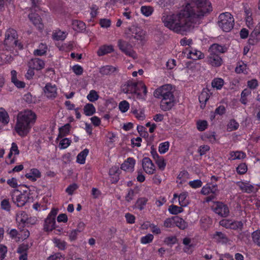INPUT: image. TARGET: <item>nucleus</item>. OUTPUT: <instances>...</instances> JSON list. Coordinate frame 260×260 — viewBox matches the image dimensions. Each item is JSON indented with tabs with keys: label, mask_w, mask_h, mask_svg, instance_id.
Here are the masks:
<instances>
[{
	"label": "nucleus",
	"mask_w": 260,
	"mask_h": 260,
	"mask_svg": "<svg viewBox=\"0 0 260 260\" xmlns=\"http://www.w3.org/2000/svg\"><path fill=\"white\" fill-rule=\"evenodd\" d=\"M188 196V193L186 192H183L179 195L175 193L174 194V198H178L179 201V204L181 207H185L187 205L188 202L186 199Z\"/></svg>",
	"instance_id": "nucleus-33"
},
{
	"label": "nucleus",
	"mask_w": 260,
	"mask_h": 260,
	"mask_svg": "<svg viewBox=\"0 0 260 260\" xmlns=\"http://www.w3.org/2000/svg\"><path fill=\"white\" fill-rule=\"evenodd\" d=\"M99 98V95L94 90H91L87 95V99L91 102H94Z\"/></svg>",
	"instance_id": "nucleus-52"
},
{
	"label": "nucleus",
	"mask_w": 260,
	"mask_h": 260,
	"mask_svg": "<svg viewBox=\"0 0 260 260\" xmlns=\"http://www.w3.org/2000/svg\"><path fill=\"white\" fill-rule=\"evenodd\" d=\"M132 38L137 41L143 42L145 41L146 31L139 27H133L131 29Z\"/></svg>",
	"instance_id": "nucleus-13"
},
{
	"label": "nucleus",
	"mask_w": 260,
	"mask_h": 260,
	"mask_svg": "<svg viewBox=\"0 0 260 260\" xmlns=\"http://www.w3.org/2000/svg\"><path fill=\"white\" fill-rule=\"evenodd\" d=\"M174 89L170 84H164L157 88L154 91V96L161 99L160 107L164 111L171 110L175 104Z\"/></svg>",
	"instance_id": "nucleus-3"
},
{
	"label": "nucleus",
	"mask_w": 260,
	"mask_h": 260,
	"mask_svg": "<svg viewBox=\"0 0 260 260\" xmlns=\"http://www.w3.org/2000/svg\"><path fill=\"white\" fill-rule=\"evenodd\" d=\"M89 153V150L87 148L81 151L77 156L76 162L79 164L83 165L85 163L86 158Z\"/></svg>",
	"instance_id": "nucleus-38"
},
{
	"label": "nucleus",
	"mask_w": 260,
	"mask_h": 260,
	"mask_svg": "<svg viewBox=\"0 0 260 260\" xmlns=\"http://www.w3.org/2000/svg\"><path fill=\"white\" fill-rule=\"evenodd\" d=\"M5 42L6 44L10 43L13 42V43L17 45V31L13 28H9L7 30L5 34Z\"/></svg>",
	"instance_id": "nucleus-17"
},
{
	"label": "nucleus",
	"mask_w": 260,
	"mask_h": 260,
	"mask_svg": "<svg viewBox=\"0 0 260 260\" xmlns=\"http://www.w3.org/2000/svg\"><path fill=\"white\" fill-rule=\"evenodd\" d=\"M251 93V91L250 89L247 88L244 89L241 93L240 102L243 105H246L247 103V97L250 95Z\"/></svg>",
	"instance_id": "nucleus-44"
},
{
	"label": "nucleus",
	"mask_w": 260,
	"mask_h": 260,
	"mask_svg": "<svg viewBox=\"0 0 260 260\" xmlns=\"http://www.w3.org/2000/svg\"><path fill=\"white\" fill-rule=\"evenodd\" d=\"M28 216V215L25 211H22L17 214L16 221L19 230L25 228V224H26Z\"/></svg>",
	"instance_id": "nucleus-20"
},
{
	"label": "nucleus",
	"mask_w": 260,
	"mask_h": 260,
	"mask_svg": "<svg viewBox=\"0 0 260 260\" xmlns=\"http://www.w3.org/2000/svg\"><path fill=\"white\" fill-rule=\"evenodd\" d=\"M27 67L35 70L40 71L44 68L45 62L38 58H32L28 62Z\"/></svg>",
	"instance_id": "nucleus-15"
},
{
	"label": "nucleus",
	"mask_w": 260,
	"mask_h": 260,
	"mask_svg": "<svg viewBox=\"0 0 260 260\" xmlns=\"http://www.w3.org/2000/svg\"><path fill=\"white\" fill-rule=\"evenodd\" d=\"M136 160L133 157L127 158L121 165V170L132 172L134 170Z\"/></svg>",
	"instance_id": "nucleus-22"
},
{
	"label": "nucleus",
	"mask_w": 260,
	"mask_h": 260,
	"mask_svg": "<svg viewBox=\"0 0 260 260\" xmlns=\"http://www.w3.org/2000/svg\"><path fill=\"white\" fill-rule=\"evenodd\" d=\"M142 165L143 170L149 175L153 174L155 171V167L150 158L145 157L142 159Z\"/></svg>",
	"instance_id": "nucleus-10"
},
{
	"label": "nucleus",
	"mask_w": 260,
	"mask_h": 260,
	"mask_svg": "<svg viewBox=\"0 0 260 260\" xmlns=\"http://www.w3.org/2000/svg\"><path fill=\"white\" fill-rule=\"evenodd\" d=\"M214 212L221 217H226L230 213V210L228 205L221 202L215 203L213 208Z\"/></svg>",
	"instance_id": "nucleus-9"
},
{
	"label": "nucleus",
	"mask_w": 260,
	"mask_h": 260,
	"mask_svg": "<svg viewBox=\"0 0 260 260\" xmlns=\"http://www.w3.org/2000/svg\"><path fill=\"white\" fill-rule=\"evenodd\" d=\"M239 126L238 122L235 119H231L227 125V131L228 132H232L237 130Z\"/></svg>",
	"instance_id": "nucleus-47"
},
{
	"label": "nucleus",
	"mask_w": 260,
	"mask_h": 260,
	"mask_svg": "<svg viewBox=\"0 0 260 260\" xmlns=\"http://www.w3.org/2000/svg\"><path fill=\"white\" fill-rule=\"evenodd\" d=\"M236 185L239 187L243 192L250 193L255 192V187L248 182H245L242 181H237Z\"/></svg>",
	"instance_id": "nucleus-18"
},
{
	"label": "nucleus",
	"mask_w": 260,
	"mask_h": 260,
	"mask_svg": "<svg viewBox=\"0 0 260 260\" xmlns=\"http://www.w3.org/2000/svg\"><path fill=\"white\" fill-rule=\"evenodd\" d=\"M48 50V47L46 44L40 43L37 49L34 51V54L36 56H43L46 54Z\"/></svg>",
	"instance_id": "nucleus-34"
},
{
	"label": "nucleus",
	"mask_w": 260,
	"mask_h": 260,
	"mask_svg": "<svg viewBox=\"0 0 260 260\" xmlns=\"http://www.w3.org/2000/svg\"><path fill=\"white\" fill-rule=\"evenodd\" d=\"M72 141L69 138H63L60 141L59 148L60 149H64L68 148L71 144Z\"/></svg>",
	"instance_id": "nucleus-53"
},
{
	"label": "nucleus",
	"mask_w": 260,
	"mask_h": 260,
	"mask_svg": "<svg viewBox=\"0 0 260 260\" xmlns=\"http://www.w3.org/2000/svg\"><path fill=\"white\" fill-rule=\"evenodd\" d=\"M164 243L168 246H172L177 242V238L175 236L167 237L165 238Z\"/></svg>",
	"instance_id": "nucleus-55"
},
{
	"label": "nucleus",
	"mask_w": 260,
	"mask_h": 260,
	"mask_svg": "<svg viewBox=\"0 0 260 260\" xmlns=\"http://www.w3.org/2000/svg\"><path fill=\"white\" fill-rule=\"evenodd\" d=\"M78 188V185L75 183H73L71 184H70L67 188L66 189V192L70 196H72L74 192L77 190Z\"/></svg>",
	"instance_id": "nucleus-62"
},
{
	"label": "nucleus",
	"mask_w": 260,
	"mask_h": 260,
	"mask_svg": "<svg viewBox=\"0 0 260 260\" xmlns=\"http://www.w3.org/2000/svg\"><path fill=\"white\" fill-rule=\"evenodd\" d=\"M55 246L61 250H64L66 249L67 243L64 240L60 239L55 238L53 240Z\"/></svg>",
	"instance_id": "nucleus-46"
},
{
	"label": "nucleus",
	"mask_w": 260,
	"mask_h": 260,
	"mask_svg": "<svg viewBox=\"0 0 260 260\" xmlns=\"http://www.w3.org/2000/svg\"><path fill=\"white\" fill-rule=\"evenodd\" d=\"M188 185L191 188L197 189L202 187L203 183L200 179H196L192 181H190L188 182Z\"/></svg>",
	"instance_id": "nucleus-61"
},
{
	"label": "nucleus",
	"mask_w": 260,
	"mask_h": 260,
	"mask_svg": "<svg viewBox=\"0 0 260 260\" xmlns=\"http://www.w3.org/2000/svg\"><path fill=\"white\" fill-rule=\"evenodd\" d=\"M10 121L8 112L3 108H0V122L4 125L7 124Z\"/></svg>",
	"instance_id": "nucleus-40"
},
{
	"label": "nucleus",
	"mask_w": 260,
	"mask_h": 260,
	"mask_svg": "<svg viewBox=\"0 0 260 260\" xmlns=\"http://www.w3.org/2000/svg\"><path fill=\"white\" fill-rule=\"evenodd\" d=\"M164 226L167 228L175 227V216L166 218L164 221Z\"/></svg>",
	"instance_id": "nucleus-58"
},
{
	"label": "nucleus",
	"mask_w": 260,
	"mask_h": 260,
	"mask_svg": "<svg viewBox=\"0 0 260 260\" xmlns=\"http://www.w3.org/2000/svg\"><path fill=\"white\" fill-rule=\"evenodd\" d=\"M154 9L151 6H143L141 7V13L146 17H149L152 15Z\"/></svg>",
	"instance_id": "nucleus-45"
},
{
	"label": "nucleus",
	"mask_w": 260,
	"mask_h": 260,
	"mask_svg": "<svg viewBox=\"0 0 260 260\" xmlns=\"http://www.w3.org/2000/svg\"><path fill=\"white\" fill-rule=\"evenodd\" d=\"M117 71V68L112 66L107 65L100 69V73L102 75H110Z\"/></svg>",
	"instance_id": "nucleus-30"
},
{
	"label": "nucleus",
	"mask_w": 260,
	"mask_h": 260,
	"mask_svg": "<svg viewBox=\"0 0 260 260\" xmlns=\"http://www.w3.org/2000/svg\"><path fill=\"white\" fill-rule=\"evenodd\" d=\"M71 129V125L70 123H66L63 126L59 127L58 129L59 134L57 138H62L68 135L70 132Z\"/></svg>",
	"instance_id": "nucleus-32"
},
{
	"label": "nucleus",
	"mask_w": 260,
	"mask_h": 260,
	"mask_svg": "<svg viewBox=\"0 0 260 260\" xmlns=\"http://www.w3.org/2000/svg\"><path fill=\"white\" fill-rule=\"evenodd\" d=\"M260 41V23L256 25L250 35L248 40L249 45H254Z\"/></svg>",
	"instance_id": "nucleus-14"
},
{
	"label": "nucleus",
	"mask_w": 260,
	"mask_h": 260,
	"mask_svg": "<svg viewBox=\"0 0 260 260\" xmlns=\"http://www.w3.org/2000/svg\"><path fill=\"white\" fill-rule=\"evenodd\" d=\"M224 83V80L222 78H215L212 81L211 85L214 88L220 90L222 88Z\"/></svg>",
	"instance_id": "nucleus-43"
},
{
	"label": "nucleus",
	"mask_w": 260,
	"mask_h": 260,
	"mask_svg": "<svg viewBox=\"0 0 260 260\" xmlns=\"http://www.w3.org/2000/svg\"><path fill=\"white\" fill-rule=\"evenodd\" d=\"M67 35L66 31L56 29L53 31L52 39L55 41H63L67 38Z\"/></svg>",
	"instance_id": "nucleus-29"
},
{
	"label": "nucleus",
	"mask_w": 260,
	"mask_h": 260,
	"mask_svg": "<svg viewBox=\"0 0 260 260\" xmlns=\"http://www.w3.org/2000/svg\"><path fill=\"white\" fill-rule=\"evenodd\" d=\"M189 177V174L186 170L181 171L178 174L177 179L180 180V183L182 184Z\"/></svg>",
	"instance_id": "nucleus-48"
},
{
	"label": "nucleus",
	"mask_w": 260,
	"mask_h": 260,
	"mask_svg": "<svg viewBox=\"0 0 260 260\" xmlns=\"http://www.w3.org/2000/svg\"><path fill=\"white\" fill-rule=\"evenodd\" d=\"M210 98V95L208 93V91L206 89H203L199 96V100L201 104V108L204 109L206 105L207 102L208 101Z\"/></svg>",
	"instance_id": "nucleus-28"
},
{
	"label": "nucleus",
	"mask_w": 260,
	"mask_h": 260,
	"mask_svg": "<svg viewBox=\"0 0 260 260\" xmlns=\"http://www.w3.org/2000/svg\"><path fill=\"white\" fill-rule=\"evenodd\" d=\"M96 112V109L92 104L87 103L83 107V113L87 116L93 115Z\"/></svg>",
	"instance_id": "nucleus-35"
},
{
	"label": "nucleus",
	"mask_w": 260,
	"mask_h": 260,
	"mask_svg": "<svg viewBox=\"0 0 260 260\" xmlns=\"http://www.w3.org/2000/svg\"><path fill=\"white\" fill-rule=\"evenodd\" d=\"M25 177L31 181L35 182L41 177V172L36 168L31 169L28 173L25 175Z\"/></svg>",
	"instance_id": "nucleus-23"
},
{
	"label": "nucleus",
	"mask_w": 260,
	"mask_h": 260,
	"mask_svg": "<svg viewBox=\"0 0 260 260\" xmlns=\"http://www.w3.org/2000/svg\"><path fill=\"white\" fill-rule=\"evenodd\" d=\"M170 147V143L168 141H166L159 144L158 146V151L160 154H164L167 152Z\"/></svg>",
	"instance_id": "nucleus-50"
},
{
	"label": "nucleus",
	"mask_w": 260,
	"mask_h": 260,
	"mask_svg": "<svg viewBox=\"0 0 260 260\" xmlns=\"http://www.w3.org/2000/svg\"><path fill=\"white\" fill-rule=\"evenodd\" d=\"M1 207L3 210L10 211L11 210V205L9 199L3 200L1 203Z\"/></svg>",
	"instance_id": "nucleus-63"
},
{
	"label": "nucleus",
	"mask_w": 260,
	"mask_h": 260,
	"mask_svg": "<svg viewBox=\"0 0 260 260\" xmlns=\"http://www.w3.org/2000/svg\"><path fill=\"white\" fill-rule=\"evenodd\" d=\"M226 51V48L224 45H219L217 43L213 44L209 49V52L211 53L219 54L223 53Z\"/></svg>",
	"instance_id": "nucleus-24"
},
{
	"label": "nucleus",
	"mask_w": 260,
	"mask_h": 260,
	"mask_svg": "<svg viewBox=\"0 0 260 260\" xmlns=\"http://www.w3.org/2000/svg\"><path fill=\"white\" fill-rule=\"evenodd\" d=\"M129 108V104L125 100L120 102L119 104V110L122 113H125L128 111Z\"/></svg>",
	"instance_id": "nucleus-59"
},
{
	"label": "nucleus",
	"mask_w": 260,
	"mask_h": 260,
	"mask_svg": "<svg viewBox=\"0 0 260 260\" xmlns=\"http://www.w3.org/2000/svg\"><path fill=\"white\" fill-rule=\"evenodd\" d=\"M148 201V199L146 197L139 198L135 203V208L140 211L143 210L145 208Z\"/></svg>",
	"instance_id": "nucleus-36"
},
{
	"label": "nucleus",
	"mask_w": 260,
	"mask_h": 260,
	"mask_svg": "<svg viewBox=\"0 0 260 260\" xmlns=\"http://www.w3.org/2000/svg\"><path fill=\"white\" fill-rule=\"evenodd\" d=\"M218 24L224 31L229 32L234 27V19L231 13H223L218 17Z\"/></svg>",
	"instance_id": "nucleus-6"
},
{
	"label": "nucleus",
	"mask_w": 260,
	"mask_h": 260,
	"mask_svg": "<svg viewBox=\"0 0 260 260\" xmlns=\"http://www.w3.org/2000/svg\"><path fill=\"white\" fill-rule=\"evenodd\" d=\"M121 173V170L118 166H114L110 168L108 174L110 178V181L112 184L117 183L119 180V175Z\"/></svg>",
	"instance_id": "nucleus-11"
},
{
	"label": "nucleus",
	"mask_w": 260,
	"mask_h": 260,
	"mask_svg": "<svg viewBox=\"0 0 260 260\" xmlns=\"http://www.w3.org/2000/svg\"><path fill=\"white\" fill-rule=\"evenodd\" d=\"M229 159L235 160L244 159L246 157V153L241 151H231Z\"/></svg>",
	"instance_id": "nucleus-39"
},
{
	"label": "nucleus",
	"mask_w": 260,
	"mask_h": 260,
	"mask_svg": "<svg viewBox=\"0 0 260 260\" xmlns=\"http://www.w3.org/2000/svg\"><path fill=\"white\" fill-rule=\"evenodd\" d=\"M196 6L187 4L179 13L163 15L161 18L164 25L177 33L189 30L192 26L194 19L210 13L212 7L209 0H192Z\"/></svg>",
	"instance_id": "nucleus-1"
},
{
	"label": "nucleus",
	"mask_w": 260,
	"mask_h": 260,
	"mask_svg": "<svg viewBox=\"0 0 260 260\" xmlns=\"http://www.w3.org/2000/svg\"><path fill=\"white\" fill-rule=\"evenodd\" d=\"M56 221L53 218L48 217L44 220L43 230L45 232H51L55 229Z\"/></svg>",
	"instance_id": "nucleus-27"
},
{
	"label": "nucleus",
	"mask_w": 260,
	"mask_h": 260,
	"mask_svg": "<svg viewBox=\"0 0 260 260\" xmlns=\"http://www.w3.org/2000/svg\"><path fill=\"white\" fill-rule=\"evenodd\" d=\"M251 236L253 242L260 247V230L254 231Z\"/></svg>",
	"instance_id": "nucleus-54"
},
{
	"label": "nucleus",
	"mask_w": 260,
	"mask_h": 260,
	"mask_svg": "<svg viewBox=\"0 0 260 260\" xmlns=\"http://www.w3.org/2000/svg\"><path fill=\"white\" fill-rule=\"evenodd\" d=\"M30 1L32 4V8L31 13L28 15V18L39 30H42L44 29V24L42 22V19L38 13L33 12V11L38 12L40 10V7L37 4L38 1L30 0Z\"/></svg>",
	"instance_id": "nucleus-5"
},
{
	"label": "nucleus",
	"mask_w": 260,
	"mask_h": 260,
	"mask_svg": "<svg viewBox=\"0 0 260 260\" xmlns=\"http://www.w3.org/2000/svg\"><path fill=\"white\" fill-rule=\"evenodd\" d=\"M218 191V186L216 184L207 183L202 187L201 193L203 195H209L211 193H215Z\"/></svg>",
	"instance_id": "nucleus-19"
},
{
	"label": "nucleus",
	"mask_w": 260,
	"mask_h": 260,
	"mask_svg": "<svg viewBox=\"0 0 260 260\" xmlns=\"http://www.w3.org/2000/svg\"><path fill=\"white\" fill-rule=\"evenodd\" d=\"M57 87L55 85L48 83L44 87V93L47 98L49 99H54L57 94Z\"/></svg>",
	"instance_id": "nucleus-12"
},
{
	"label": "nucleus",
	"mask_w": 260,
	"mask_h": 260,
	"mask_svg": "<svg viewBox=\"0 0 260 260\" xmlns=\"http://www.w3.org/2000/svg\"><path fill=\"white\" fill-rule=\"evenodd\" d=\"M17 73L15 70H12L11 72V82L18 88H23L25 86V83L23 81H19L17 78Z\"/></svg>",
	"instance_id": "nucleus-31"
},
{
	"label": "nucleus",
	"mask_w": 260,
	"mask_h": 260,
	"mask_svg": "<svg viewBox=\"0 0 260 260\" xmlns=\"http://www.w3.org/2000/svg\"><path fill=\"white\" fill-rule=\"evenodd\" d=\"M154 239V236L151 234H148L141 238V243L143 244H147L151 243Z\"/></svg>",
	"instance_id": "nucleus-57"
},
{
	"label": "nucleus",
	"mask_w": 260,
	"mask_h": 260,
	"mask_svg": "<svg viewBox=\"0 0 260 260\" xmlns=\"http://www.w3.org/2000/svg\"><path fill=\"white\" fill-rule=\"evenodd\" d=\"M121 91L127 94H131L132 95L137 94L138 96L140 94L138 92L140 88L142 89V92L144 95L147 93V88L145 84L142 81L135 82L129 80L125 82L121 86Z\"/></svg>",
	"instance_id": "nucleus-4"
},
{
	"label": "nucleus",
	"mask_w": 260,
	"mask_h": 260,
	"mask_svg": "<svg viewBox=\"0 0 260 260\" xmlns=\"http://www.w3.org/2000/svg\"><path fill=\"white\" fill-rule=\"evenodd\" d=\"M208 126V122L206 120H200L197 122V128L198 131L203 132L205 131Z\"/></svg>",
	"instance_id": "nucleus-56"
},
{
	"label": "nucleus",
	"mask_w": 260,
	"mask_h": 260,
	"mask_svg": "<svg viewBox=\"0 0 260 260\" xmlns=\"http://www.w3.org/2000/svg\"><path fill=\"white\" fill-rule=\"evenodd\" d=\"M113 46L112 45H104L100 46L97 51L99 56H102L114 52Z\"/></svg>",
	"instance_id": "nucleus-26"
},
{
	"label": "nucleus",
	"mask_w": 260,
	"mask_h": 260,
	"mask_svg": "<svg viewBox=\"0 0 260 260\" xmlns=\"http://www.w3.org/2000/svg\"><path fill=\"white\" fill-rule=\"evenodd\" d=\"M64 256L61 253L57 252L50 256L48 258V260H64Z\"/></svg>",
	"instance_id": "nucleus-64"
},
{
	"label": "nucleus",
	"mask_w": 260,
	"mask_h": 260,
	"mask_svg": "<svg viewBox=\"0 0 260 260\" xmlns=\"http://www.w3.org/2000/svg\"><path fill=\"white\" fill-rule=\"evenodd\" d=\"M37 115L30 110L19 113L14 126V131L21 138L26 137L36 122Z\"/></svg>",
	"instance_id": "nucleus-2"
},
{
	"label": "nucleus",
	"mask_w": 260,
	"mask_h": 260,
	"mask_svg": "<svg viewBox=\"0 0 260 260\" xmlns=\"http://www.w3.org/2000/svg\"><path fill=\"white\" fill-rule=\"evenodd\" d=\"M203 139L207 140L212 144L215 143L217 140L216 137V133L215 132H207L203 135Z\"/></svg>",
	"instance_id": "nucleus-42"
},
{
	"label": "nucleus",
	"mask_w": 260,
	"mask_h": 260,
	"mask_svg": "<svg viewBox=\"0 0 260 260\" xmlns=\"http://www.w3.org/2000/svg\"><path fill=\"white\" fill-rule=\"evenodd\" d=\"M230 229L234 230L242 231L243 228V223L241 221L232 220Z\"/></svg>",
	"instance_id": "nucleus-51"
},
{
	"label": "nucleus",
	"mask_w": 260,
	"mask_h": 260,
	"mask_svg": "<svg viewBox=\"0 0 260 260\" xmlns=\"http://www.w3.org/2000/svg\"><path fill=\"white\" fill-rule=\"evenodd\" d=\"M187 57L193 60L200 59L204 57V54L196 49L190 47L187 54Z\"/></svg>",
	"instance_id": "nucleus-25"
},
{
	"label": "nucleus",
	"mask_w": 260,
	"mask_h": 260,
	"mask_svg": "<svg viewBox=\"0 0 260 260\" xmlns=\"http://www.w3.org/2000/svg\"><path fill=\"white\" fill-rule=\"evenodd\" d=\"M175 226L180 230H185L188 226V223L182 218L175 216Z\"/></svg>",
	"instance_id": "nucleus-41"
},
{
	"label": "nucleus",
	"mask_w": 260,
	"mask_h": 260,
	"mask_svg": "<svg viewBox=\"0 0 260 260\" xmlns=\"http://www.w3.org/2000/svg\"><path fill=\"white\" fill-rule=\"evenodd\" d=\"M247 171V166L245 163H241L236 168V171L238 174L243 175Z\"/></svg>",
	"instance_id": "nucleus-60"
},
{
	"label": "nucleus",
	"mask_w": 260,
	"mask_h": 260,
	"mask_svg": "<svg viewBox=\"0 0 260 260\" xmlns=\"http://www.w3.org/2000/svg\"><path fill=\"white\" fill-rule=\"evenodd\" d=\"M117 46L119 50L126 56L137 58V54L134 50L132 45L127 41L120 39L118 41Z\"/></svg>",
	"instance_id": "nucleus-8"
},
{
	"label": "nucleus",
	"mask_w": 260,
	"mask_h": 260,
	"mask_svg": "<svg viewBox=\"0 0 260 260\" xmlns=\"http://www.w3.org/2000/svg\"><path fill=\"white\" fill-rule=\"evenodd\" d=\"M73 28L77 31H82L86 28L85 23L80 20H74L72 21Z\"/></svg>",
	"instance_id": "nucleus-37"
},
{
	"label": "nucleus",
	"mask_w": 260,
	"mask_h": 260,
	"mask_svg": "<svg viewBox=\"0 0 260 260\" xmlns=\"http://www.w3.org/2000/svg\"><path fill=\"white\" fill-rule=\"evenodd\" d=\"M168 210L171 214L177 215L183 211L182 207H179L176 205H172L169 206Z\"/></svg>",
	"instance_id": "nucleus-49"
},
{
	"label": "nucleus",
	"mask_w": 260,
	"mask_h": 260,
	"mask_svg": "<svg viewBox=\"0 0 260 260\" xmlns=\"http://www.w3.org/2000/svg\"><path fill=\"white\" fill-rule=\"evenodd\" d=\"M10 195L13 203L18 207L24 206L29 199V192L26 190L22 192L18 189H14Z\"/></svg>",
	"instance_id": "nucleus-7"
},
{
	"label": "nucleus",
	"mask_w": 260,
	"mask_h": 260,
	"mask_svg": "<svg viewBox=\"0 0 260 260\" xmlns=\"http://www.w3.org/2000/svg\"><path fill=\"white\" fill-rule=\"evenodd\" d=\"M209 64L214 67H218L221 66L223 61L221 57L219 54L210 53L208 57Z\"/></svg>",
	"instance_id": "nucleus-16"
},
{
	"label": "nucleus",
	"mask_w": 260,
	"mask_h": 260,
	"mask_svg": "<svg viewBox=\"0 0 260 260\" xmlns=\"http://www.w3.org/2000/svg\"><path fill=\"white\" fill-rule=\"evenodd\" d=\"M213 240L217 243L226 244L229 242L227 236L221 232H216L212 236Z\"/></svg>",
	"instance_id": "nucleus-21"
}]
</instances>
